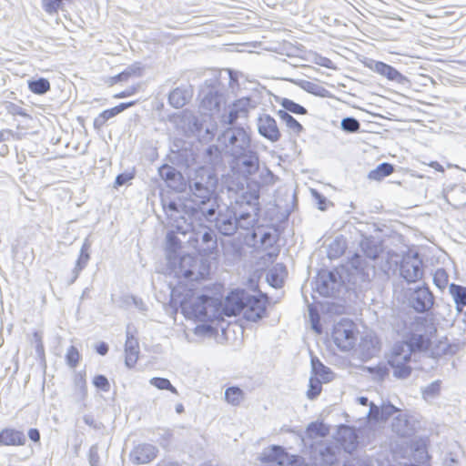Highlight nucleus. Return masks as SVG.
<instances>
[{
  "mask_svg": "<svg viewBox=\"0 0 466 466\" xmlns=\"http://www.w3.org/2000/svg\"><path fill=\"white\" fill-rule=\"evenodd\" d=\"M218 179L216 173L208 167H199L188 180L189 197L191 202L196 206L193 208L196 217H203L208 222H216V228L218 233H229L228 231L235 228H243L248 229L251 221L243 225L250 216L247 212L239 214L238 218H235L234 223L231 219L217 216L218 208L216 197V189Z\"/></svg>",
  "mask_w": 466,
  "mask_h": 466,
  "instance_id": "nucleus-1",
  "label": "nucleus"
},
{
  "mask_svg": "<svg viewBox=\"0 0 466 466\" xmlns=\"http://www.w3.org/2000/svg\"><path fill=\"white\" fill-rule=\"evenodd\" d=\"M177 235H167L165 255L167 274L179 280L198 281L205 279L210 271V265L205 257L193 256L186 251Z\"/></svg>",
  "mask_w": 466,
  "mask_h": 466,
  "instance_id": "nucleus-2",
  "label": "nucleus"
},
{
  "mask_svg": "<svg viewBox=\"0 0 466 466\" xmlns=\"http://www.w3.org/2000/svg\"><path fill=\"white\" fill-rule=\"evenodd\" d=\"M250 133L243 127L228 126L221 130L214 145L206 150L210 164H221L223 157L235 158L252 147Z\"/></svg>",
  "mask_w": 466,
  "mask_h": 466,
  "instance_id": "nucleus-3",
  "label": "nucleus"
},
{
  "mask_svg": "<svg viewBox=\"0 0 466 466\" xmlns=\"http://www.w3.org/2000/svg\"><path fill=\"white\" fill-rule=\"evenodd\" d=\"M429 346L424 335L413 332L406 339L396 342L388 356V363L392 369L393 376L397 379H407L410 376L416 362L418 352L423 351Z\"/></svg>",
  "mask_w": 466,
  "mask_h": 466,
  "instance_id": "nucleus-4",
  "label": "nucleus"
},
{
  "mask_svg": "<svg viewBox=\"0 0 466 466\" xmlns=\"http://www.w3.org/2000/svg\"><path fill=\"white\" fill-rule=\"evenodd\" d=\"M181 309L187 319L202 322H213L221 319L219 298L205 294L187 295L181 301Z\"/></svg>",
  "mask_w": 466,
  "mask_h": 466,
  "instance_id": "nucleus-5",
  "label": "nucleus"
},
{
  "mask_svg": "<svg viewBox=\"0 0 466 466\" xmlns=\"http://www.w3.org/2000/svg\"><path fill=\"white\" fill-rule=\"evenodd\" d=\"M349 282L360 285L374 277L375 268L359 254H354L345 266Z\"/></svg>",
  "mask_w": 466,
  "mask_h": 466,
  "instance_id": "nucleus-6",
  "label": "nucleus"
},
{
  "mask_svg": "<svg viewBox=\"0 0 466 466\" xmlns=\"http://www.w3.org/2000/svg\"><path fill=\"white\" fill-rule=\"evenodd\" d=\"M340 454V449L337 445L324 441L311 444L310 458L317 466H334Z\"/></svg>",
  "mask_w": 466,
  "mask_h": 466,
  "instance_id": "nucleus-7",
  "label": "nucleus"
},
{
  "mask_svg": "<svg viewBox=\"0 0 466 466\" xmlns=\"http://www.w3.org/2000/svg\"><path fill=\"white\" fill-rule=\"evenodd\" d=\"M422 259L418 252H409L404 255L400 266V274L408 283H413L422 279Z\"/></svg>",
  "mask_w": 466,
  "mask_h": 466,
  "instance_id": "nucleus-8",
  "label": "nucleus"
},
{
  "mask_svg": "<svg viewBox=\"0 0 466 466\" xmlns=\"http://www.w3.org/2000/svg\"><path fill=\"white\" fill-rule=\"evenodd\" d=\"M342 277L336 271L321 270L316 279V289L324 297H332L339 290Z\"/></svg>",
  "mask_w": 466,
  "mask_h": 466,
  "instance_id": "nucleus-9",
  "label": "nucleus"
},
{
  "mask_svg": "<svg viewBox=\"0 0 466 466\" xmlns=\"http://www.w3.org/2000/svg\"><path fill=\"white\" fill-rule=\"evenodd\" d=\"M234 167L245 177L248 178L259 170V156L255 147L240 154L238 157L231 158Z\"/></svg>",
  "mask_w": 466,
  "mask_h": 466,
  "instance_id": "nucleus-10",
  "label": "nucleus"
},
{
  "mask_svg": "<svg viewBox=\"0 0 466 466\" xmlns=\"http://www.w3.org/2000/svg\"><path fill=\"white\" fill-rule=\"evenodd\" d=\"M255 106L256 105L252 104L249 97H241L228 106V113H224L220 116V123L225 126L234 127L233 125L238 119L246 118L249 110Z\"/></svg>",
  "mask_w": 466,
  "mask_h": 466,
  "instance_id": "nucleus-11",
  "label": "nucleus"
},
{
  "mask_svg": "<svg viewBox=\"0 0 466 466\" xmlns=\"http://www.w3.org/2000/svg\"><path fill=\"white\" fill-rule=\"evenodd\" d=\"M332 339L342 351H349L354 348L356 337L351 323L339 322L334 326Z\"/></svg>",
  "mask_w": 466,
  "mask_h": 466,
  "instance_id": "nucleus-12",
  "label": "nucleus"
},
{
  "mask_svg": "<svg viewBox=\"0 0 466 466\" xmlns=\"http://www.w3.org/2000/svg\"><path fill=\"white\" fill-rule=\"evenodd\" d=\"M200 102V110L207 115L213 116L220 112L226 105L225 96L215 87L203 89Z\"/></svg>",
  "mask_w": 466,
  "mask_h": 466,
  "instance_id": "nucleus-13",
  "label": "nucleus"
},
{
  "mask_svg": "<svg viewBox=\"0 0 466 466\" xmlns=\"http://www.w3.org/2000/svg\"><path fill=\"white\" fill-rule=\"evenodd\" d=\"M247 291L244 289L232 290L222 301L219 299V308L221 309V319L224 316H235L239 312H243Z\"/></svg>",
  "mask_w": 466,
  "mask_h": 466,
  "instance_id": "nucleus-14",
  "label": "nucleus"
},
{
  "mask_svg": "<svg viewBox=\"0 0 466 466\" xmlns=\"http://www.w3.org/2000/svg\"><path fill=\"white\" fill-rule=\"evenodd\" d=\"M267 299L264 296H254L247 292L245 299L243 314L250 321L260 319L266 311Z\"/></svg>",
  "mask_w": 466,
  "mask_h": 466,
  "instance_id": "nucleus-15",
  "label": "nucleus"
},
{
  "mask_svg": "<svg viewBox=\"0 0 466 466\" xmlns=\"http://www.w3.org/2000/svg\"><path fill=\"white\" fill-rule=\"evenodd\" d=\"M257 127L258 134L272 143L279 141L281 137L276 120L268 114L258 116Z\"/></svg>",
  "mask_w": 466,
  "mask_h": 466,
  "instance_id": "nucleus-16",
  "label": "nucleus"
},
{
  "mask_svg": "<svg viewBox=\"0 0 466 466\" xmlns=\"http://www.w3.org/2000/svg\"><path fill=\"white\" fill-rule=\"evenodd\" d=\"M411 307L418 312H425L433 305V295L426 287L416 289L410 296Z\"/></svg>",
  "mask_w": 466,
  "mask_h": 466,
  "instance_id": "nucleus-17",
  "label": "nucleus"
},
{
  "mask_svg": "<svg viewBox=\"0 0 466 466\" xmlns=\"http://www.w3.org/2000/svg\"><path fill=\"white\" fill-rule=\"evenodd\" d=\"M217 235H196L187 241V246L195 248L199 257H204L213 252L217 248Z\"/></svg>",
  "mask_w": 466,
  "mask_h": 466,
  "instance_id": "nucleus-18",
  "label": "nucleus"
},
{
  "mask_svg": "<svg viewBox=\"0 0 466 466\" xmlns=\"http://www.w3.org/2000/svg\"><path fill=\"white\" fill-rule=\"evenodd\" d=\"M156 446L143 443L136 446L130 452V461L135 464H145L152 461L157 455Z\"/></svg>",
  "mask_w": 466,
  "mask_h": 466,
  "instance_id": "nucleus-19",
  "label": "nucleus"
},
{
  "mask_svg": "<svg viewBox=\"0 0 466 466\" xmlns=\"http://www.w3.org/2000/svg\"><path fill=\"white\" fill-rule=\"evenodd\" d=\"M380 350L379 341L372 334L363 336L356 349L361 360H366L374 357Z\"/></svg>",
  "mask_w": 466,
  "mask_h": 466,
  "instance_id": "nucleus-20",
  "label": "nucleus"
},
{
  "mask_svg": "<svg viewBox=\"0 0 466 466\" xmlns=\"http://www.w3.org/2000/svg\"><path fill=\"white\" fill-rule=\"evenodd\" d=\"M360 246L363 253L370 258H376L382 251V240L378 236L361 235Z\"/></svg>",
  "mask_w": 466,
  "mask_h": 466,
  "instance_id": "nucleus-21",
  "label": "nucleus"
},
{
  "mask_svg": "<svg viewBox=\"0 0 466 466\" xmlns=\"http://www.w3.org/2000/svg\"><path fill=\"white\" fill-rule=\"evenodd\" d=\"M25 441L26 437L22 431L6 428L0 431V445L22 446Z\"/></svg>",
  "mask_w": 466,
  "mask_h": 466,
  "instance_id": "nucleus-22",
  "label": "nucleus"
},
{
  "mask_svg": "<svg viewBox=\"0 0 466 466\" xmlns=\"http://www.w3.org/2000/svg\"><path fill=\"white\" fill-rule=\"evenodd\" d=\"M139 354V345L137 339L130 334V332L127 331V340L125 344V363L127 368H133L137 360Z\"/></svg>",
  "mask_w": 466,
  "mask_h": 466,
  "instance_id": "nucleus-23",
  "label": "nucleus"
},
{
  "mask_svg": "<svg viewBox=\"0 0 466 466\" xmlns=\"http://www.w3.org/2000/svg\"><path fill=\"white\" fill-rule=\"evenodd\" d=\"M429 341V346L423 350H431L432 356L434 358L441 357L445 354H455L458 350L459 346L456 344H450L447 340V339H440L437 342H433L430 340L427 337H425Z\"/></svg>",
  "mask_w": 466,
  "mask_h": 466,
  "instance_id": "nucleus-24",
  "label": "nucleus"
},
{
  "mask_svg": "<svg viewBox=\"0 0 466 466\" xmlns=\"http://www.w3.org/2000/svg\"><path fill=\"white\" fill-rule=\"evenodd\" d=\"M91 248V242L88 238H86L81 247L79 257L76 260V266L73 269V279L71 283L75 282V280L78 278L79 273L86 267L89 259V249Z\"/></svg>",
  "mask_w": 466,
  "mask_h": 466,
  "instance_id": "nucleus-25",
  "label": "nucleus"
},
{
  "mask_svg": "<svg viewBox=\"0 0 466 466\" xmlns=\"http://www.w3.org/2000/svg\"><path fill=\"white\" fill-rule=\"evenodd\" d=\"M192 93L188 88L177 87L169 93L168 103L174 108L183 107L191 98Z\"/></svg>",
  "mask_w": 466,
  "mask_h": 466,
  "instance_id": "nucleus-26",
  "label": "nucleus"
},
{
  "mask_svg": "<svg viewBox=\"0 0 466 466\" xmlns=\"http://www.w3.org/2000/svg\"><path fill=\"white\" fill-rule=\"evenodd\" d=\"M327 254L330 259L340 257L346 249V241L342 235L328 238Z\"/></svg>",
  "mask_w": 466,
  "mask_h": 466,
  "instance_id": "nucleus-27",
  "label": "nucleus"
},
{
  "mask_svg": "<svg viewBox=\"0 0 466 466\" xmlns=\"http://www.w3.org/2000/svg\"><path fill=\"white\" fill-rule=\"evenodd\" d=\"M445 198L449 204L459 208L466 204V190L462 186L456 185L446 192Z\"/></svg>",
  "mask_w": 466,
  "mask_h": 466,
  "instance_id": "nucleus-28",
  "label": "nucleus"
},
{
  "mask_svg": "<svg viewBox=\"0 0 466 466\" xmlns=\"http://www.w3.org/2000/svg\"><path fill=\"white\" fill-rule=\"evenodd\" d=\"M135 102L121 103L110 109L104 110L96 119L95 126L102 127L108 119L116 116L119 113L123 112L127 108L132 106Z\"/></svg>",
  "mask_w": 466,
  "mask_h": 466,
  "instance_id": "nucleus-29",
  "label": "nucleus"
},
{
  "mask_svg": "<svg viewBox=\"0 0 466 466\" xmlns=\"http://www.w3.org/2000/svg\"><path fill=\"white\" fill-rule=\"evenodd\" d=\"M158 174L164 179L167 186L170 187H177V183L181 178L180 173L169 165H163L158 169Z\"/></svg>",
  "mask_w": 466,
  "mask_h": 466,
  "instance_id": "nucleus-30",
  "label": "nucleus"
},
{
  "mask_svg": "<svg viewBox=\"0 0 466 466\" xmlns=\"http://www.w3.org/2000/svg\"><path fill=\"white\" fill-rule=\"evenodd\" d=\"M373 69L378 74L386 76L389 80L400 83L403 79V76L397 69L383 62H376Z\"/></svg>",
  "mask_w": 466,
  "mask_h": 466,
  "instance_id": "nucleus-31",
  "label": "nucleus"
},
{
  "mask_svg": "<svg viewBox=\"0 0 466 466\" xmlns=\"http://www.w3.org/2000/svg\"><path fill=\"white\" fill-rule=\"evenodd\" d=\"M277 115L286 125L289 133L299 136L303 131L302 125L285 110H279Z\"/></svg>",
  "mask_w": 466,
  "mask_h": 466,
  "instance_id": "nucleus-32",
  "label": "nucleus"
},
{
  "mask_svg": "<svg viewBox=\"0 0 466 466\" xmlns=\"http://www.w3.org/2000/svg\"><path fill=\"white\" fill-rule=\"evenodd\" d=\"M329 433V428L323 422H311L306 429V438L314 440L317 438H324Z\"/></svg>",
  "mask_w": 466,
  "mask_h": 466,
  "instance_id": "nucleus-33",
  "label": "nucleus"
},
{
  "mask_svg": "<svg viewBox=\"0 0 466 466\" xmlns=\"http://www.w3.org/2000/svg\"><path fill=\"white\" fill-rule=\"evenodd\" d=\"M285 267L281 264L275 265L267 274L268 282L274 288L281 287L285 276Z\"/></svg>",
  "mask_w": 466,
  "mask_h": 466,
  "instance_id": "nucleus-34",
  "label": "nucleus"
},
{
  "mask_svg": "<svg viewBox=\"0 0 466 466\" xmlns=\"http://www.w3.org/2000/svg\"><path fill=\"white\" fill-rule=\"evenodd\" d=\"M392 430L400 436H408L412 432V427L404 414H400L394 419Z\"/></svg>",
  "mask_w": 466,
  "mask_h": 466,
  "instance_id": "nucleus-35",
  "label": "nucleus"
},
{
  "mask_svg": "<svg viewBox=\"0 0 466 466\" xmlns=\"http://www.w3.org/2000/svg\"><path fill=\"white\" fill-rule=\"evenodd\" d=\"M449 289L458 310L461 311L466 306V287L451 284Z\"/></svg>",
  "mask_w": 466,
  "mask_h": 466,
  "instance_id": "nucleus-36",
  "label": "nucleus"
},
{
  "mask_svg": "<svg viewBox=\"0 0 466 466\" xmlns=\"http://www.w3.org/2000/svg\"><path fill=\"white\" fill-rule=\"evenodd\" d=\"M394 168L391 164L381 163L375 169L369 173V178L372 180H380L383 177L390 176L393 172Z\"/></svg>",
  "mask_w": 466,
  "mask_h": 466,
  "instance_id": "nucleus-37",
  "label": "nucleus"
},
{
  "mask_svg": "<svg viewBox=\"0 0 466 466\" xmlns=\"http://www.w3.org/2000/svg\"><path fill=\"white\" fill-rule=\"evenodd\" d=\"M312 371L315 376L320 377L323 381H329L331 371L329 368L324 366L317 358L311 359Z\"/></svg>",
  "mask_w": 466,
  "mask_h": 466,
  "instance_id": "nucleus-38",
  "label": "nucleus"
},
{
  "mask_svg": "<svg viewBox=\"0 0 466 466\" xmlns=\"http://www.w3.org/2000/svg\"><path fill=\"white\" fill-rule=\"evenodd\" d=\"M31 92L36 95H44L50 89V83L46 78H38L28 82Z\"/></svg>",
  "mask_w": 466,
  "mask_h": 466,
  "instance_id": "nucleus-39",
  "label": "nucleus"
},
{
  "mask_svg": "<svg viewBox=\"0 0 466 466\" xmlns=\"http://www.w3.org/2000/svg\"><path fill=\"white\" fill-rule=\"evenodd\" d=\"M225 399L231 405H239L243 400V391L238 387H230L225 391Z\"/></svg>",
  "mask_w": 466,
  "mask_h": 466,
  "instance_id": "nucleus-40",
  "label": "nucleus"
},
{
  "mask_svg": "<svg viewBox=\"0 0 466 466\" xmlns=\"http://www.w3.org/2000/svg\"><path fill=\"white\" fill-rule=\"evenodd\" d=\"M281 106L284 108L283 110L286 112L289 111L298 115H305L307 113V109L304 106L289 98H283L281 101Z\"/></svg>",
  "mask_w": 466,
  "mask_h": 466,
  "instance_id": "nucleus-41",
  "label": "nucleus"
},
{
  "mask_svg": "<svg viewBox=\"0 0 466 466\" xmlns=\"http://www.w3.org/2000/svg\"><path fill=\"white\" fill-rule=\"evenodd\" d=\"M258 172H259V181L258 183L259 185L270 186L276 182L277 177L267 167H263L261 169L259 168Z\"/></svg>",
  "mask_w": 466,
  "mask_h": 466,
  "instance_id": "nucleus-42",
  "label": "nucleus"
},
{
  "mask_svg": "<svg viewBox=\"0 0 466 466\" xmlns=\"http://www.w3.org/2000/svg\"><path fill=\"white\" fill-rule=\"evenodd\" d=\"M149 383L159 390H167L174 394H178L177 389L170 383L167 379L155 377L149 380Z\"/></svg>",
  "mask_w": 466,
  "mask_h": 466,
  "instance_id": "nucleus-43",
  "label": "nucleus"
},
{
  "mask_svg": "<svg viewBox=\"0 0 466 466\" xmlns=\"http://www.w3.org/2000/svg\"><path fill=\"white\" fill-rule=\"evenodd\" d=\"M321 380L316 377H311L309 381V390L307 396L309 399L313 400L319 395L321 391Z\"/></svg>",
  "mask_w": 466,
  "mask_h": 466,
  "instance_id": "nucleus-44",
  "label": "nucleus"
},
{
  "mask_svg": "<svg viewBox=\"0 0 466 466\" xmlns=\"http://www.w3.org/2000/svg\"><path fill=\"white\" fill-rule=\"evenodd\" d=\"M433 282L440 289H445L449 283V275L443 268H438L433 275Z\"/></svg>",
  "mask_w": 466,
  "mask_h": 466,
  "instance_id": "nucleus-45",
  "label": "nucleus"
},
{
  "mask_svg": "<svg viewBox=\"0 0 466 466\" xmlns=\"http://www.w3.org/2000/svg\"><path fill=\"white\" fill-rule=\"evenodd\" d=\"M340 127L345 132L355 133L360 130V124L356 118L348 116L341 120Z\"/></svg>",
  "mask_w": 466,
  "mask_h": 466,
  "instance_id": "nucleus-46",
  "label": "nucleus"
},
{
  "mask_svg": "<svg viewBox=\"0 0 466 466\" xmlns=\"http://www.w3.org/2000/svg\"><path fill=\"white\" fill-rule=\"evenodd\" d=\"M80 354L77 349L74 346H71L66 352V363L71 368H76L79 362Z\"/></svg>",
  "mask_w": 466,
  "mask_h": 466,
  "instance_id": "nucleus-47",
  "label": "nucleus"
},
{
  "mask_svg": "<svg viewBox=\"0 0 466 466\" xmlns=\"http://www.w3.org/2000/svg\"><path fill=\"white\" fill-rule=\"evenodd\" d=\"M368 370L371 374H374V379L377 380H381L389 375V369L387 365L383 363L375 367H369Z\"/></svg>",
  "mask_w": 466,
  "mask_h": 466,
  "instance_id": "nucleus-48",
  "label": "nucleus"
},
{
  "mask_svg": "<svg viewBox=\"0 0 466 466\" xmlns=\"http://www.w3.org/2000/svg\"><path fill=\"white\" fill-rule=\"evenodd\" d=\"M241 201H237V203H246L252 209H255V206L258 204V194L257 192H245L241 196Z\"/></svg>",
  "mask_w": 466,
  "mask_h": 466,
  "instance_id": "nucleus-49",
  "label": "nucleus"
},
{
  "mask_svg": "<svg viewBox=\"0 0 466 466\" xmlns=\"http://www.w3.org/2000/svg\"><path fill=\"white\" fill-rule=\"evenodd\" d=\"M284 454H285L284 450L281 447L273 446L271 449V451L268 455V457L272 461H276L278 462V464L281 465L284 463V461H283Z\"/></svg>",
  "mask_w": 466,
  "mask_h": 466,
  "instance_id": "nucleus-50",
  "label": "nucleus"
},
{
  "mask_svg": "<svg viewBox=\"0 0 466 466\" xmlns=\"http://www.w3.org/2000/svg\"><path fill=\"white\" fill-rule=\"evenodd\" d=\"M88 460L90 466H101L97 445H93L89 450Z\"/></svg>",
  "mask_w": 466,
  "mask_h": 466,
  "instance_id": "nucleus-51",
  "label": "nucleus"
},
{
  "mask_svg": "<svg viewBox=\"0 0 466 466\" xmlns=\"http://www.w3.org/2000/svg\"><path fill=\"white\" fill-rule=\"evenodd\" d=\"M380 418H382V421L387 420L391 415H393L397 409L392 404H383L380 407Z\"/></svg>",
  "mask_w": 466,
  "mask_h": 466,
  "instance_id": "nucleus-52",
  "label": "nucleus"
},
{
  "mask_svg": "<svg viewBox=\"0 0 466 466\" xmlns=\"http://www.w3.org/2000/svg\"><path fill=\"white\" fill-rule=\"evenodd\" d=\"M94 384L96 388L104 391H108L110 389L109 382L104 375H97L94 378Z\"/></svg>",
  "mask_w": 466,
  "mask_h": 466,
  "instance_id": "nucleus-53",
  "label": "nucleus"
},
{
  "mask_svg": "<svg viewBox=\"0 0 466 466\" xmlns=\"http://www.w3.org/2000/svg\"><path fill=\"white\" fill-rule=\"evenodd\" d=\"M380 407L376 406L373 403L370 404V410L368 413V417L370 420H374L376 422L382 421V418H380Z\"/></svg>",
  "mask_w": 466,
  "mask_h": 466,
  "instance_id": "nucleus-54",
  "label": "nucleus"
},
{
  "mask_svg": "<svg viewBox=\"0 0 466 466\" xmlns=\"http://www.w3.org/2000/svg\"><path fill=\"white\" fill-rule=\"evenodd\" d=\"M32 342L35 344V351L39 356L44 355V345L42 342V336L38 332L33 334Z\"/></svg>",
  "mask_w": 466,
  "mask_h": 466,
  "instance_id": "nucleus-55",
  "label": "nucleus"
},
{
  "mask_svg": "<svg viewBox=\"0 0 466 466\" xmlns=\"http://www.w3.org/2000/svg\"><path fill=\"white\" fill-rule=\"evenodd\" d=\"M214 329L209 324L198 325L195 328V334L197 335H212Z\"/></svg>",
  "mask_w": 466,
  "mask_h": 466,
  "instance_id": "nucleus-56",
  "label": "nucleus"
},
{
  "mask_svg": "<svg viewBox=\"0 0 466 466\" xmlns=\"http://www.w3.org/2000/svg\"><path fill=\"white\" fill-rule=\"evenodd\" d=\"M440 390V384L435 381L432 382L431 385H429L423 391V394L426 397H433L435 396Z\"/></svg>",
  "mask_w": 466,
  "mask_h": 466,
  "instance_id": "nucleus-57",
  "label": "nucleus"
},
{
  "mask_svg": "<svg viewBox=\"0 0 466 466\" xmlns=\"http://www.w3.org/2000/svg\"><path fill=\"white\" fill-rule=\"evenodd\" d=\"M312 195L315 197V198L317 200L319 209L325 210L326 204H327L326 198H324L321 194H319L316 190H312Z\"/></svg>",
  "mask_w": 466,
  "mask_h": 466,
  "instance_id": "nucleus-58",
  "label": "nucleus"
},
{
  "mask_svg": "<svg viewBox=\"0 0 466 466\" xmlns=\"http://www.w3.org/2000/svg\"><path fill=\"white\" fill-rule=\"evenodd\" d=\"M129 75H128V72H127L126 70H124L123 72L117 74L116 76H113L112 77V82L113 83H116V82H122V81H127L128 78H129Z\"/></svg>",
  "mask_w": 466,
  "mask_h": 466,
  "instance_id": "nucleus-59",
  "label": "nucleus"
},
{
  "mask_svg": "<svg viewBox=\"0 0 466 466\" xmlns=\"http://www.w3.org/2000/svg\"><path fill=\"white\" fill-rule=\"evenodd\" d=\"M76 387L78 389L79 394L83 398L86 395L85 380L82 378L76 380Z\"/></svg>",
  "mask_w": 466,
  "mask_h": 466,
  "instance_id": "nucleus-60",
  "label": "nucleus"
},
{
  "mask_svg": "<svg viewBox=\"0 0 466 466\" xmlns=\"http://www.w3.org/2000/svg\"><path fill=\"white\" fill-rule=\"evenodd\" d=\"M28 437L34 442H38L40 441V432L37 429H30L28 431Z\"/></svg>",
  "mask_w": 466,
  "mask_h": 466,
  "instance_id": "nucleus-61",
  "label": "nucleus"
},
{
  "mask_svg": "<svg viewBox=\"0 0 466 466\" xmlns=\"http://www.w3.org/2000/svg\"><path fill=\"white\" fill-rule=\"evenodd\" d=\"M128 72L129 76H138L140 73V67L137 65H132L125 69Z\"/></svg>",
  "mask_w": 466,
  "mask_h": 466,
  "instance_id": "nucleus-62",
  "label": "nucleus"
},
{
  "mask_svg": "<svg viewBox=\"0 0 466 466\" xmlns=\"http://www.w3.org/2000/svg\"><path fill=\"white\" fill-rule=\"evenodd\" d=\"M131 177L126 174H120L116 177V185L122 186Z\"/></svg>",
  "mask_w": 466,
  "mask_h": 466,
  "instance_id": "nucleus-63",
  "label": "nucleus"
},
{
  "mask_svg": "<svg viewBox=\"0 0 466 466\" xmlns=\"http://www.w3.org/2000/svg\"><path fill=\"white\" fill-rule=\"evenodd\" d=\"M108 351V346L105 342H101L96 346V352L102 356L106 355Z\"/></svg>",
  "mask_w": 466,
  "mask_h": 466,
  "instance_id": "nucleus-64",
  "label": "nucleus"
}]
</instances>
